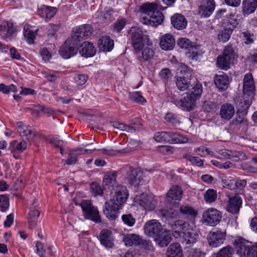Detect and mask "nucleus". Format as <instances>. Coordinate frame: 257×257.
Masks as SVG:
<instances>
[{
    "label": "nucleus",
    "instance_id": "54",
    "mask_svg": "<svg viewBox=\"0 0 257 257\" xmlns=\"http://www.w3.org/2000/svg\"><path fill=\"white\" fill-rule=\"evenodd\" d=\"M90 190L92 194L94 196L101 195L103 194V190L100 184L93 182L90 184Z\"/></svg>",
    "mask_w": 257,
    "mask_h": 257
},
{
    "label": "nucleus",
    "instance_id": "38",
    "mask_svg": "<svg viewBox=\"0 0 257 257\" xmlns=\"http://www.w3.org/2000/svg\"><path fill=\"white\" fill-rule=\"evenodd\" d=\"M27 146V144L25 141H22L20 143L17 141H14L10 143L9 149L11 152L22 153L26 149Z\"/></svg>",
    "mask_w": 257,
    "mask_h": 257
},
{
    "label": "nucleus",
    "instance_id": "31",
    "mask_svg": "<svg viewBox=\"0 0 257 257\" xmlns=\"http://www.w3.org/2000/svg\"><path fill=\"white\" fill-rule=\"evenodd\" d=\"M191 81H193V78H192L191 76L188 75H187L186 77H178L176 79V84L178 89L184 91L191 84Z\"/></svg>",
    "mask_w": 257,
    "mask_h": 257
},
{
    "label": "nucleus",
    "instance_id": "24",
    "mask_svg": "<svg viewBox=\"0 0 257 257\" xmlns=\"http://www.w3.org/2000/svg\"><path fill=\"white\" fill-rule=\"evenodd\" d=\"M257 8V0H243L242 14L244 16L253 13Z\"/></svg>",
    "mask_w": 257,
    "mask_h": 257
},
{
    "label": "nucleus",
    "instance_id": "7",
    "mask_svg": "<svg viewBox=\"0 0 257 257\" xmlns=\"http://www.w3.org/2000/svg\"><path fill=\"white\" fill-rule=\"evenodd\" d=\"M76 41L72 38H68L61 46L59 53L65 59H68L77 53Z\"/></svg>",
    "mask_w": 257,
    "mask_h": 257
},
{
    "label": "nucleus",
    "instance_id": "63",
    "mask_svg": "<svg viewBox=\"0 0 257 257\" xmlns=\"http://www.w3.org/2000/svg\"><path fill=\"white\" fill-rule=\"evenodd\" d=\"M246 257H257V243L250 246L246 253Z\"/></svg>",
    "mask_w": 257,
    "mask_h": 257
},
{
    "label": "nucleus",
    "instance_id": "59",
    "mask_svg": "<svg viewBox=\"0 0 257 257\" xmlns=\"http://www.w3.org/2000/svg\"><path fill=\"white\" fill-rule=\"evenodd\" d=\"M48 141L50 144L55 147H61L63 145V141L57 136L50 137Z\"/></svg>",
    "mask_w": 257,
    "mask_h": 257
},
{
    "label": "nucleus",
    "instance_id": "14",
    "mask_svg": "<svg viewBox=\"0 0 257 257\" xmlns=\"http://www.w3.org/2000/svg\"><path fill=\"white\" fill-rule=\"evenodd\" d=\"M215 3L213 0L204 1L198 9V13L201 17H209L213 12Z\"/></svg>",
    "mask_w": 257,
    "mask_h": 257
},
{
    "label": "nucleus",
    "instance_id": "19",
    "mask_svg": "<svg viewBox=\"0 0 257 257\" xmlns=\"http://www.w3.org/2000/svg\"><path fill=\"white\" fill-rule=\"evenodd\" d=\"M242 199L238 196L229 197L227 210L232 214L238 213L242 205Z\"/></svg>",
    "mask_w": 257,
    "mask_h": 257
},
{
    "label": "nucleus",
    "instance_id": "6",
    "mask_svg": "<svg viewBox=\"0 0 257 257\" xmlns=\"http://www.w3.org/2000/svg\"><path fill=\"white\" fill-rule=\"evenodd\" d=\"M202 217L205 223L211 226H214L221 221L222 213L215 208H210L203 212Z\"/></svg>",
    "mask_w": 257,
    "mask_h": 257
},
{
    "label": "nucleus",
    "instance_id": "48",
    "mask_svg": "<svg viewBox=\"0 0 257 257\" xmlns=\"http://www.w3.org/2000/svg\"><path fill=\"white\" fill-rule=\"evenodd\" d=\"M222 55L229 58V59L233 61L237 57L235 48L231 45H227L224 47Z\"/></svg>",
    "mask_w": 257,
    "mask_h": 257
},
{
    "label": "nucleus",
    "instance_id": "52",
    "mask_svg": "<svg viewBox=\"0 0 257 257\" xmlns=\"http://www.w3.org/2000/svg\"><path fill=\"white\" fill-rule=\"evenodd\" d=\"M195 152L197 155L200 156L202 157H205L207 156H214V154L213 151L210 150L207 148H205L203 146L198 147L195 149Z\"/></svg>",
    "mask_w": 257,
    "mask_h": 257
},
{
    "label": "nucleus",
    "instance_id": "29",
    "mask_svg": "<svg viewBox=\"0 0 257 257\" xmlns=\"http://www.w3.org/2000/svg\"><path fill=\"white\" fill-rule=\"evenodd\" d=\"M191 98L190 96L187 94L186 96L178 101H176L175 104L183 110L189 111L192 109L195 102V101H193L192 99Z\"/></svg>",
    "mask_w": 257,
    "mask_h": 257
},
{
    "label": "nucleus",
    "instance_id": "57",
    "mask_svg": "<svg viewBox=\"0 0 257 257\" xmlns=\"http://www.w3.org/2000/svg\"><path fill=\"white\" fill-rule=\"evenodd\" d=\"M121 218L124 223L129 226H133L136 222V219L131 214H124Z\"/></svg>",
    "mask_w": 257,
    "mask_h": 257
},
{
    "label": "nucleus",
    "instance_id": "17",
    "mask_svg": "<svg viewBox=\"0 0 257 257\" xmlns=\"http://www.w3.org/2000/svg\"><path fill=\"white\" fill-rule=\"evenodd\" d=\"M78 50L80 55L85 58L93 56L96 52V49L93 43L88 41L83 42L79 46Z\"/></svg>",
    "mask_w": 257,
    "mask_h": 257
},
{
    "label": "nucleus",
    "instance_id": "56",
    "mask_svg": "<svg viewBox=\"0 0 257 257\" xmlns=\"http://www.w3.org/2000/svg\"><path fill=\"white\" fill-rule=\"evenodd\" d=\"M9 206V199L5 195H0V210L5 212Z\"/></svg>",
    "mask_w": 257,
    "mask_h": 257
},
{
    "label": "nucleus",
    "instance_id": "33",
    "mask_svg": "<svg viewBox=\"0 0 257 257\" xmlns=\"http://www.w3.org/2000/svg\"><path fill=\"white\" fill-rule=\"evenodd\" d=\"M171 234L166 231H162L158 236L156 237L155 240L161 247L167 246L171 240Z\"/></svg>",
    "mask_w": 257,
    "mask_h": 257
},
{
    "label": "nucleus",
    "instance_id": "27",
    "mask_svg": "<svg viewBox=\"0 0 257 257\" xmlns=\"http://www.w3.org/2000/svg\"><path fill=\"white\" fill-rule=\"evenodd\" d=\"M175 44V39L170 34H166L163 36L160 42L161 48L166 51L172 50Z\"/></svg>",
    "mask_w": 257,
    "mask_h": 257
},
{
    "label": "nucleus",
    "instance_id": "15",
    "mask_svg": "<svg viewBox=\"0 0 257 257\" xmlns=\"http://www.w3.org/2000/svg\"><path fill=\"white\" fill-rule=\"evenodd\" d=\"M255 86L253 77L250 73L246 74L243 78V94L249 97H253Z\"/></svg>",
    "mask_w": 257,
    "mask_h": 257
},
{
    "label": "nucleus",
    "instance_id": "22",
    "mask_svg": "<svg viewBox=\"0 0 257 257\" xmlns=\"http://www.w3.org/2000/svg\"><path fill=\"white\" fill-rule=\"evenodd\" d=\"M171 20L173 26L177 30H183L187 25L186 19L180 14H175L171 17Z\"/></svg>",
    "mask_w": 257,
    "mask_h": 257
},
{
    "label": "nucleus",
    "instance_id": "46",
    "mask_svg": "<svg viewBox=\"0 0 257 257\" xmlns=\"http://www.w3.org/2000/svg\"><path fill=\"white\" fill-rule=\"evenodd\" d=\"M233 29L230 27L224 28L223 30L220 31L218 34V39L220 42L225 43L228 41L232 33Z\"/></svg>",
    "mask_w": 257,
    "mask_h": 257
},
{
    "label": "nucleus",
    "instance_id": "5",
    "mask_svg": "<svg viewBox=\"0 0 257 257\" xmlns=\"http://www.w3.org/2000/svg\"><path fill=\"white\" fill-rule=\"evenodd\" d=\"M112 194L110 201L120 207L126 202L128 196L126 188L121 185L115 186L113 188Z\"/></svg>",
    "mask_w": 257,
    "mask_h": 257
},
{
    "label": "nucleus",
    "instance_id": "53",
    "mask_svg": "<svg viewBox=\"0 0 257 257\" xmlns=\"http://www.w3.org/2000/svg\"><path fill=\"white\" fill-rule=\"evenodd\" d=\"M129 97L131 100L136 102L142 103L146 101L145 98L142 96L141 92L139 91L130 92Z\"/></svg>",
    "mask_w": 257,
    "mask_h": 257
},
{
    "label": "nucleus",
    "instance_id": "32",
    "mask_svg": "<svg viewBox=\"0 0 257 257\" xmlns=\"http://www.w3.org/2000/svg\"><path fill=\"white\" fill-rule=\"evenodd\" d=\"M234 113V108L231 104L226 103L221 106L220 115L222 118L229 120L233 116Z\"/></svg>",
    "mask_w": 257,
    "mask_h": 257
},
{
    "label": "nucleus",
    "instance_id": "40",
    "mask_svg": "<svg viewBox=\"0 0 257 257\" xmlns=\"http://www.w3.org/2000/svg\"><path fill=\"white\" fill-rule=\"evenodd\" d=\"M23 141L32 142L36 135V132L31 126H28L25 130L21 131L20 134Z\"/></svg>",
    "mask_w": 257,
    "mask_h": 257
},
{
    "label": "nucleus",
    "instance_id": "39",
    "mask_svg": "<svg viewBox=\"0 0 257 257\" xmlns=\"http://www.w3.org/2000/svg\"><path fill=\"white\" fill-rule=\"evenodd\" d=\"M252 97L243 94V96L239 98L236 103L239 110L243 111L247 109L251 104V99Z\"/></svg>",
    "mask_w": 257,
    "mask_h": 257
},
{
    "label": "nucleus",
    "instance_id": "41",
    "mask_svg": "<svg viewBox=\"0 0 257 257\" xmlns=\"http://www.w3.org/2000/svg\"><path fill=\"white\" fill-rule=\"evenodd\" d=\"M117 172L115 171H110L106 174L103 178V184L104 185H110L113 187L116 181Z\"/></svg>",
    "mask_w": 257,
    "mask_h": 257
},
{
    "label": "nucleus",
    "instance_id": "51",
    "mask_svg": "<svg viewBox=\"0 0 257 257\" xmlns=\"http://www.w3.org/2000/svg\"><path fill=\"white\" fill-rule=\"evenodd\" d=\"M183 157L186 159L187 161L190 162L193 165H195L198 167L203 166V161L198 157L185 154L183 155Z\"/></svg>",
    "mask_w": 257,
    "mask_h": 257
},
{
    "label": "nucleus",
    "instance_id": "18",
    "mask_svg": "<svg viewBox=\"0 0 257 257\" xmlns=\"http://www.w3.org/2000/svg\"><path fill=\"white\" fill-rule=\"evenodd\" d=\"M191 88L187 93L188 95L192 99L193 101H196L199 99L202 93V86L196 78H193V83L191 84Z\"/></svg>",
    "mask_w": 257,
    "mask_h": 257
},
{
    "label": "nucleus",
    "instance_id": "12",
    "mask_svg": "<svg viewBox=\"0 0 257 257\" xmlns=\"http://www.w3.org/2000/svg\"><path fill=\"white\" fill-rule=\"evenodd\" d=\"M121 208L110 201L106 202L103 207V213L105 216L110 220L115 219L119 213V210Z\"/></svg>",
    "mask_w": 257,
    "mask_h": 257
},
{
    "label": "nucleus",
    "instance_id": "3",
    "mask_svg": "<svg viewBox=\"0 0 257 257\" xmlns=\"http://www.w3.org/2000/svg\"><path fill=\"white\" fill-rule=\"evenodd\" d=\"M80 206L85 218L90 219L96 223L101 222V220L97 208L94 206L90 201L83 200Z\"/></svg>",
    "mask_w": 257,
    "mask_h": 257
},
{
    "label": "nucleus",
    "instance_id": "16",
    "mask_svg": "<svg viewBox=\"0 0 257 257\" xmlns=\"http://www.w3.org/2000/svg\"><path fill=\"white\" fill-rule=\"evenodd\" d=\"M99 239L101 244L106 247L111 248L114 246V240L111 230L104 228L101 230Z\"/></svg>",
    "mask_w": 257,
    "mask_h": 257
},
{
    "label": "nucleus",
    "instance_id": "11",
    "mask_svg": "<svg viewBox=\"0 0 257 257\" xmlns=\"http://www.w3.org/2000/svg\"><path fill=\"white\" fill-rule=\"evenodd\" d=\"M131 41L132 45L136 52H141L144 46L142 31L138 29L131 30Z\"/></svg>",
    "mask_w": 257,
    "mask_h": 257
},
{
    "label": "nucleus",
    "instance_id": "13",
    "mask_svg": "<svg viewBox=\"0 0 257 257\" xmlns=\"http://www.w3.org/2000/svg\"><path fill=\"white\" fill-rule=\"evenodd\" d=\"M163 18L162 13L157 11L153 13L149 17H143L141 19V22L145 25L157 26L163 22Z\"/></svg>",
    "mask_w": 257,
    "mask_h": 257
},
{
    "label": "nucleus",
    "instance_id": "10",
    "mask_svg": "<svg viewBox=\"0 0 257 257\" xmlns=\"http://www.w3.org/2000/svg\"><path fill=\"white\" fill-rule=\"evenodd\" d=\"M74 32L71 38L75 41H81L83 39H87L91 35L93 29L90 25H85L75 28Z\"/></svg>",
    "mask_w": 257,
    "mask_h": 257
},
{
    "label": "nucleus",
    "instance_id": "28",
    "mask_svg": "<svg viewBox=\"0 0 257 257\" xmlns=\"http://www.w3.org/2000/svg\"><path fill=\"white\" fill-rule=\"evenodd\" d=\"M15 32L13 23L10 21H4L0 25V35L4 38L12 36Z\"/></svg>",
    "mask_w": 257,
    "mask_h": 257
},
{
    "label": "nucleus",
    "instance_id": "50",
    "mask_svg": "<svg viewBox=\"0 0 257 257\" xmlns=\"http://www.w3.org/2000/svg\"><path fill=\"white\" fill-rule=\"evenodd\" d=\"M180 212L181 214L187 217H194L196 215L194 209L188 205H182L180 207Z\"/></svg>",
    "mask_w": 257,
    "mask_h": 257
},
{
    "label": "nucleus",
    "instance_id": "35",
    "mask_svg": "<svg viewBox=\"0 0 257 257\" xmlns=\"http://www.w3.org/2000/svg\"><path fill=\"white\" fill-rule=\"evenodd\" d=\"M167 257H182L183 253L181 246L176 243L171 244L168 248Z\"/></svg>",
    "mask_w": 257,
    "mask_h": 257
},
{
    "label": "nucleus",
    "instance_id": "43",
    "mask_svg": "<svg viewBox=\"0 0 257 257\" xmlns=\"http://www.w3.org/2000/svg\"><path fill=\"white\" fill-rule=\"evenodd\" d=\"M161 215L166 219H174L179 217L178 210L174 208H163L161 211Z\"/></svg>",
    "mask_w": 257,
    "mask_h": 257
},
{
    "label": "nucleus",
    "instance_id": "20",
    "mask_svg": "<svg viewBox=\"0 0 257 257\" xmlns=\"http://www.w3.org/2000/svg\"><path fill=\"white\" fill-rule=\"evenodd\" d=\"M221 158L232 160L237 161L244 159V154L241 152H235L227 150H221L218 151Z\"/></svg>",
    "mask_w": 257,
    "mask_h": 257
},
{
    "label": "nucleus",
    "instance_id": "58",
    "mask_svg": "<svg viewBox=\"0 0 257 257\" xmlns=\"http://www.w3.org/2000/svg\"><path fill=\"white\" fill-rule=\"evenodd\" d=\"M165 119L167 121L169 122L174 125H176L180 123L178 117L173 113H167L165 116Z\"/></svg>",
    "mask_w": 257,
    "mask_h": 257
},
{
    "label": "nucleus",
    "instance_id": "61",
    "mask_svg": "<svg viewBox=\"0 0 257 257\" xmlns=\"http://www.w3.org/2000/svg\"><path fill=\"white\" fill-rule=\"evenodd\" d=\"M205 253L199 248H191L188 257H205Z\"/></svg>",
    "mask_w": 257,
    "mask_h": 257
},
{
    "label": "nucleus",
    "instance_id": "23",
    "mask_svg": "<svg viewBox=\"0 0 257 257\" xmlns=\"http://www.w3.org/2000/svg\"><path fill=\"white\" fill-rule=\"evenodd\" d=\"M140 205L145 210H153L156 206V201L154 198L150 195L143 194L140 199Z\"/></svg>",
    "mask_w": 257,
    "mask_h": 257
},
{
    "label": "nucleus",
    "instance_id": "26",
    "mask_svg": "<svg viewBox=\"0 0 257 257\" xmlns=\"http://www.w3.org/2000/svg\"><path fill=\"white\" fill-rule=\"evenodd\" d=\"M123 241L124 244L127 246H132L133 245H138L141 244L143 239L139 235L136 234H127L123 236Z\"/></svg>",
    "mask_w": 257,
    "mask_h": 257
},
{
    "label": "nucleus",
    "instance_id": "21",
    "mask_svg": "<svg viewBox=\"0 0 257 257\" xmlns=\"http://www.w3.org/2000/svg\"><path fill=\"white\" fill-rule=\"evenodd\" d=\"M126 179L128 183L135 186L139 185L143 180V174L136 170H132L127 173Z\"/></svg>",
    "mask_w": 257,
    "mask_h": 257
},
{
    "label": "nucleus",
    "instance_id": "30",
    "mask_svg": "<svg viewBox=\"0 0 257 257\" xmlns=\"http://www.w3.org/2000/svg\"><path fill=\"white\" fill-rule=\"evenodd\" d=\"M98 45L100 50L109 52L113 48V41L109 37L103 36L99 39Z\"/></svg>",
    "mask_w": 257,
    "mask_h": 257
},
{
    "label": "nucleus",
    "instance_id": "60",
    "mask_svg": "<svg viewBox=\"0 0 257 257\" xmlns=\"http://www.w3.org/2000/svg\"><path fill=\"white\" fill-rule=\"evenodd\" d=\"M87 76L85 74H77L74 77L75 83L77 85H84L87 81Z\"/></svg>",
    "mask_w": 257,
    "mask_h": 257
},
{
    "label": "nucleus",
    "instance_id": "62",
    "mask_svg": "<svg viewBox=\"0 0 257 257\" xmlns=\"http://www.w3.org/2000/svg\"><path fill=\"white\" fill-rule=\"evenodd\" d=\"M77 162V156L71 151L68 153V158L65 160V163L68 165H73Z\"/></svg>",
    "mask_w": 257,
    "mask_h": 257
},
{
    "label": "nucleus",
    "instance_id": "44",
    "mask_svg": "<svg viewBox=\"0 0 257 257\" xmlns=\"http://www.w3.org/2000/svg\"><path fill=\"white\" fill-rule=\"evenodd\" d=\"M234 249L232 247L227 245L220 249L217 253L214 254L213 257H232Z\"/></svg>",
    "mask_w": 257,
    "mask_h": 257
},
{
    "label": "nucleus",
    "instance_id": "25",
    "mask_svg": "<svg viewBox=\"0 0 257 257\" xmlns=\"http://www.w3.org/2000/svg\"><path fill=\"white\" fill-rule=\"evenodd\" d=\"M214 84L220 91L226 90L229 85L228 76L224 73L216 74L214 77Z\"/></svg>",
    "mask_w": 257,
    "mask_h": 257
},
{
    "label": "nucleus",
    "instance_id": "1",
    "mask_svg": "<svg viewBox=\"0 0 257 257\" xmlns=\"http://www.w3.org/2000/svg\"><path fill=\"white\" fill-rule=\"evenodd\" d=\"M173 235L187 247L191 246L196 241L197 234L188 223L182 220L176 221L173 225Z\"/></svg>",
    "mask_w": 257,
    "mask_h": 257
},
{
    "label": "nucleus",
    "instance_id": "8",
    "mask_svg": "<svg viewBox=\"0 0 257 257\" xmlns=\"http://www.w3.org/2000/svg\"><path fill=\"white\" fill-rule=\"evenodd\" d=\"M144 229L146 235L155 238L163 231L161 223L156 219L147 221L144 225Z\"/></svg>",
    "mask_w": 257,
    "mask_h": 257
},
{
    "label": "nucleus",
    "instance_id": "9",
    "mask_svg": "<svg viewBox=\"0 0 257 257\" xmlns=\"http://www.w3.org/2000/svg\"><path fill=\"white\" fill-rule=\"evenodd\" d=\"M183 190L181 187L175 185L171 187L166 194V201L172 204L179 203L182 198Z\"/></svg>",
    "mask_w": 257,
    "mask_h": 257
},
{
    "label": "nucleus",
    "instance_id": "64",
    "mask_svg": "<svg viewBox=\"0 0 257 257\" xmlns=\"http://www.w3.org/2000/svg\"><path fill=\"white\" fill-rule=\"evenodd\" d=\"M37 253L40 257H46L45 255V250L44 245L41 242H37L36 244Z\"/></svg>",
    "mask_w": 257,
    "mask_h": 257
},
{
    "label": "nucleus",
    "instance_id": "36",
    "mask_svg": "<svg viewBox=\"0 0 257 257\" xmlns=\"http://www.w3.org/2000/svg\"><path fill=\"white\" fill-rule=\"evenodd\" d=\"M249 247L248 241L245 239H240L236 241V251L240 255H246V252Z\"/></svg>",
    "mask_w": 257,
    "mask_h": 257
},
{
    "label": "nucleus",
    "instance_id": "49",
    "mask_svg": "<svg viewBox=\"0 0 257 257\" xmlns=\"http://www.w3.org/2000/svg\"><path fill=\"white\" fill-rule=\"evenodd\" d=\"M239 36L242 38L245 45H250L252 44L255 39L254 35L248 31L241 32Z\"/></svg>",
    "mask_w": 257,
    "mask_h": 257
},
{
    "label": "nucleus",
    "instance_id": "34",
    "mask_svg": "<svg viewBox=\"0 0 257 257\" xmlns=\"http://www.w3.org/2000/svg\"><path fill=\"white\" fill-rule=\"evenodd\" d=\"M233 61L224 55H219L216 59L217 66L221 69L227 70L230 68L233 65Z\"/></svg>",
    "mask_w": 257,
    "mask_h": 257
},
{
    "label": "nucleus",
    "instance_id": "45",
    "mask_svg": "<svg viewBox=\"0 0 257 257\" xmlns=\"http://www.w3.org/2000/svg\"><path fill=\"white\" fill-rule=\"evenodd\" d=\"M37 33V31H33L30 30L28 26H25L24 27V36L29 44H32L34 43Z\"/></svg>",
    "mask_w": 257,
    "mask_h": 257
},
{
    "label": "nucleus",
    "instance_id": "55",
    "mask_svg": "<svg viewBox=\"0 0 257 257\" xmlns=\"http://www.w3.org/2000/svg\"><path fill=\"white\" fill-rule=\"evenodd\" d=\"M177 45L182 49L188 50L190 49L192 44L191 42L186 38H180L177 41Z\"/></svg>",
    "mask_w": 257,
    "mask_h": 257
},
{
    "label": "nucleus",
    "instance_id": "37",
    "mask_svg": "<svg viewBox=\"0 0 257 257\" xmlns=\"http://www.w3.org/2000/svg\"><path fill=\"white\" fill-rule=\"evenodd\" d=\"M157 4L155 3H148L143 5L140 7V11L142 13L147 15L146 17H149L153 13L158 11Z\"/></svg>",
    "mask_w": 257,
    "mask_h": 257
},
{
    "label": "nucleus",
    "instance_id": "4",
    "mask_svg": "<svg viewBox=\"0 0 257 257\" xmlns=\"http://www.w3.org/2000/svg\"><path fill=\"white\" fill-rule=\"evenodd\" d=\"M226 235L225 229H216L210 231L207 236L208 244L213 247H218L223 243Z\"/></svg>",
    "mask_w": 257,
    "mask_h": 257
},
{
    "label": "nucleus",
    "instance_id": "47",
    "mask_svg": "<svg viewBox=\"0 0 257 257\" xmlns=\"http://www.w3.org/2000/svg\"><path fill=\"white\" fill-rule=\"evenodd\" d=\"M217 197V191L213 189H208L204 194V199L207 202H214Z\"/></svg>",
    "mask_w": 257,
    "mask_h": 257
},
{
    "label": "nucleus",
    "instance_id": "42",
    "mask_svg": "<svg viewBox=\"0 0 257 257\" xmlns=\"http://www.w3.org/2000/svg\"><path fill=\"white\" fill-rule=\"evenodd\" d=\"M142 55L140 56L141 61H146L152 59L154 56L153 49L148 46H144L141 50Z\"/></svg>",
    "mask_w": 257,
    "mask_h": 257
},
{
    "label": "nucleus",
    "instance_id": "2",
    "mask_svg": "<svg viewBox=\"0 0 257 257\" xmlns=\"http://www.w3.org/2000/svg\"><path fill=\"white\" fill-rule=\"evenodd\" d=\"M154 138L159 143H183L187 141V138L174 132H158Z\"/></svg>",
    "mask_w": 257,
    "mask_h": 257
}]
</instances>
